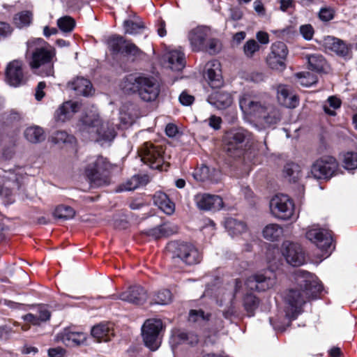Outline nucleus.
Masks as SVG:
<instances>
[{"label":"nucleus","instance_id":"obj_1","mask_svg":"<svg viewBox=\"0 0 357 357\" xmlns=\"http://www.w3.org/2000/svg\"><path fill=\"white\" fill-rule=\"evenodd\" d=\"M294 279V287L288 289L284 299L291 307V317L295 319L305 303L318 298L323 287L314 274L306 271H296Z\"/></svg>","mask_w":357,"mask_h":357},{"label":"nucleus","instance_id":"obj_2","mask_svg":"<svg viewBox=\"0 0 357 357\" xmlns=\"http://www.w3.org/2000/svg\"><path fill=\"white\" fill-rule=\"evenodd\" d=\"M56 54L54 47L43 40L38 39L29 43L26 58L32 70L42 76H52Z\"/></svg>","mask_w":357,"mask_h":357},{"label":"nucleus","instance_id":"obj_3","mask_svg":"<svg viewBox=\"0 0 357 357\" xmlns=\"http://www.w3.org/2000/svg\"><path fill=\"white\" fill-rule=\"evenodd\" d=\"M121 89L127 93H137L144 102L155 101L160 93V84L151 76L128 75L121 83Z\"/></svg>","mask_w":357,"mask_h":357},{"label":"nucleus","instance_id":"obj_4","mask_svg":"<svg viewBox=\"0 0 357 357\" xmlns=\"http://www.w3.org/2000/svg\"><path fill=\"white\" fill-rule=\"evenodd\" d=\"M114 167L107 158L98 156L87 165L85 174L93 185L106 186L111 183L110 173Z\"/></svg>","mask_w":357,"mask_h":357},{"label":"nucleus","instance_id":"obj_5","mask_svg":"<svg viewBox=\"0 0 357 357\" xmlns=\"http://www.w3.org/2000/svg\"><path fill=\"white\" fill-rule=\"evenodd\" d=\"M167 250L173 259H179L187 265L197 264L202 260V255L191 243L172 241L168 243Z\"/></svg>","mask_w":357,"mask_h":357},{"label":"nucleus","instance_id":"obj_6","mask_svg":"<svg viewBox=\"0 0 357 357\" xmlns=\"http://www.w3.org/2000/svg\"><path fill=\"white\" fill-rule=\"evenodd\" d=\"M269 103L253 92L244 93L239 98V106L243 114L257 120L264 114Z\"/></svg>","mask_w":357,"mask_h":357},{"label":"nucleus","instance_id":"obj_7","mask_svg":"<svg viewBox=\"0 0 357 357\" xmlns=\"http://www.w3.org/2000/svg\"><path fill=\"white\" fill-rule=\"evenodd\" d=\"M338 169V162L334 157L324 155L312 163L310 174L317 180H328L336 175Z\"/></svg>","mask_w":357,"mask_h":357},{"label":"nucleus","instance_id":"obj_8","mask_svg":"<svg viewBox=\"0 0 357 357\" xmlns=\"http://www.w3.org/2000/svg\"><path fill=\"white\" fill-rule=\"evenodd\" d=\"M162 322L159 319H149L142 327V336L144 345L151 351H156L161 344L160 333Z\"/></svg>","mask_w":357,"mask_h":357},{"label":"nucleus","instance_id":"obj_9","mask_svg":"<svg viewBox=\"0 0 357 357\" xmlns=\"http://www.w3.org/2000/svg\"><path fill=\"white\" fill-rule=\"evenodd\" d=\"M251 134L243 128H233L225 132L223 144L225 151L231 155L242 151L250 139Z\"/></svg>","mask_w":357,"mask_h":357},{"label":"nucleus","instance_id":"obj_10","mask_svg":"<svg viewBox=\"0 0 357 357\" xmlns=\"http://www.w3.org/2000/svg\"><path fill=\"white\" fill-rule=\"evenodd\" d=\"M269 206L271 214L278 219L287 220L294 214V203L286 195H276L271 199Z\"/></svg>","mask_w":357,"mask_h":357},{"label":"nucleus","instance_id":"obj_11","mask_svg":"<svg viewBox=\"0 0 357 357\" xmlns=\"http://www.w3.org/2000/svg\"><path fill=\"white\" fill-rule=\"evenodd\" d=\"M142 160L151 168L162 170L164 165V151L160 146L151 142H145L139 151Z\"/></svg>","mask_w":357,"mask_h":357},{"label":"nucleus","instance_id":"obj_12","mask_svg":"<svg viewBox=\"0 0 357 357\" xmlns=\"http://www.w3.org/2000/svg\"><path fill=\"white\" fill-rule=\"evenodd\" d=\"M5 81L13 87L24 85L28 81L27 73L22 60L15 59L9 62L5 70Z\"/></svg>","mask_w":357,"mask_h":357},{"label":"nucleus","instance_id":"obj_13","mask_svg":"<svg viewBox=\"0 0 357 357\" xmlns=\"http://www.w3.org/2000/svg\"><path fill=\"white\" fill-rule=\"evenodd\" d=\"M288 53V48L283 42H275L271 46L266 62L273 70H284L286 68Z\"/></svg>","mask_w":357,"mask_h":357},{"label":"nucleus","instance_id":"obj_14","mask_svg":"<svg viewBox=\"0 0 357 357\" xmlns=\"http://www.w3.org/2000/svg\"><path fill=\"white\" fill-rule=\"evenodd\" d=\"M282 254L287 262L293 266H299L305 262V254L298 243L284 241L282 245Z\"/></svg>","mask_w":357,"mask_h":357},{"label":"nucleus","instance_id":"obj_15","mask_svg":"<svg viewBox=\"0 0 357 357\" xmlns=\"http://www.w3.org/2000/svg\"><path fill=\"white\" fill-rule=\"evenodd\" d=\"M306 238L322 251L327 252L332 246V233L328 229L312 227L306 232Z\"/></svg>","mask_w":357,"mask_h":357},{"label":"nucleus","instance_id":"obj_16","mask_svg":"<svg viewBox=\"0 0 357 357\" xmlns=\"http://www.w3.org/2000/svg\"><path fill=\"white\" fill-rule=\"evenodd\" d=\"M323 46L326 50L333 52L339 56L351 57L352 46L337 38L330 36L325 37L323 40Z\"/></svg>","mask_w":357,"mask_h":357},{"label":"nucleus","instance_id":"obj_17","mask_svg":"<svg viewBox=\"0 0 357 357\" xmlns=\"http://www.w3.org/2000/svg\"><path fill=\"white\" fill-rule=\"evenodd\" d=\"M56 339L68 347H74L83 344L86 340V335L72 328H66L57 335Z\"/></svg>","mask_w":357,"mask_h":357},{"label":"nucleus","instance_id":"obj_18","mask_svg":"<svg viewBox=\"0 0 357 357\" xmlns=\"http://www.w3.org/2000/svg\"><path fill=\"white\" fill-rule=\"evenodd\" d=\"M197 207L201 210H220L223 207L222 199L215 195L199 194L195 196Z\"/></svg>","mask_w":357,"mask_h":357},{"label":"nucleus","instance_id":"obj_19","mask_svg":"<svg viewBox=\"0 0 357 357\" xmlns=\"http://www.w3.org/2000/svg\"><path fill=\"white\" fill-rule=\"evenodd\" d=\"M277 99L280 105L290 109L296 108L299 104L298 97L292 93L289 86L284 84L277 87Z\"/></svg>","mask_w":357,"mask_h":357},{"label":"nucleus","instance_id":"obj_20","mask_svg":"<svg viewBox=\"0 0 357 357\" xmlns=\"http://www.w3.org/2000/svg\"><path fill=\"white\" fill-rule=\"evenodd\" d=\"M119 298L123 301L140 305L146 301L147 293L142 287L134 285L122 292Z\"/></svg>","mask_w":357,"mask_h":357},{"label":"nucleus","instance_id":"obj_21","mask_svg":"<svg viewBox=\"0 0 357 357\" xmlns=\"http://www.w3.org/2000/svg\"><path fill=\"white\" fill-rule=\"evenodd\" d=\"M275 283L274 279L271 278V275H267L265 273L255 274L247 280V285L251 289L257 291H265L271 288Z\"/></svg>","mask_w":357,"mask_h":357},{"label":"nucleus","instance_id":"obj_22","mask_svg":"<svg viewBox=\"0 0 357 357\" xmlns=\"http://www.w3.org/2000/svg\"><path fill=\"white\" fill-rule=\"evenodd\" d=\"M206 76L208 84L213 89H218L223 85L220 64L218 61H212L207 63Z\"/></svg>","mask_w":357,"mask_h":357},{"label":"nucleus","instance_id":"obj_23","mask_svg":"<svg viewBox=\"0 0 357 357\" xmlns=\"http://www.w3.org/2000/svg\"><path fill=\"white\" fill-rule=\"evenodd\" d=\"M207 36L208 30L202 26H197L190 31L188 38L193 51L199 52L204 48Z\"/></svg>","mask_w":357,"mask_h":357},{"label":"nucleus","instance_id":"obj_24","mask_svg":"<svg viewBox=\"0 0 357 357\" xmlns=\"http://www.w3.org/2000/svg\"><path fill=\"white\" fill-rule=\"evenodd\" d=\"M207 101L209 104L219 109L229 107L232 103V97L230 93L222 90H217L211 93Z\"/></svg>","mask_w":357,"mask_h":357},{"label":"nucleus","instance_id":"obj_25","mask_svg":"<svg viewBox=\"0 0 357 357\" xmlns=\"http://www.w3.org/2000/svg\"><path fill=\"white\" fill-rule=\"evenodd\" d=\"M178 231V227L169 222L162 223L155 227L145 231L146 235L153 239L168 237Z\"/></svg>","mask_w":357,"mask_h":357},{"label":"nucleus","instance_id":"obj_26","mask_svg":"<svg viewBox=\"0 0 357 357\" xmlns=\"http://www.w3.org/2000/svg\"><path fill=\"white\" fill-rule=\"evenodd\" d=\"M68 88L77 96H89L93 93L91 82L84 77H77L68 83Z\"/></svg>","mask_w":357,"mask_h":357},{"label":"nucleus","instance_id":"obj_27","mask_svg":"<svg viewBox=\"0 0 357 357\" xmlns=\"http://www.w3.org/2000/svg\"><path fill=\"white\" fill-rule=\"evenodd\" d=\"M92 126H97L96 132L98 137L96 140L99 142H112L116 137L115 130L109 123H100L98 119H96Z\"/></svg>","mask_w":357,"mask_h":357},{"label":"nucleus","instance_id":"obj_28","mask_svg":"<svg viewBox=\"0 0 357 357\" xmlns=\"http://www.w3.org/2000/svg\"><path fill=\"white\" fill-rule=\"evenodd\" d=\"M79 105L77 102L66 101L63 102L55 112V120L56 121L64 122L69 119L78 111Z\"/></svg>","mask_w":357,"mask_h":357},{"label":"nucleus","instance_id":"obj_29","mask_svg":"<svg viewBox=\"0 0 357 357\" xmlns=\"http://www.w3.org/2000/svg\"><path fill=\"white\" fill-rule=\"evenodd\" d=\"M309 69L317 73H326L330 69L329 65L321 54H312L306 56Z\"/></svg>","mask_w":357,"mask_h":357},{"label":"nucleus","instance_id":"obj_30","mask_svg":"<svg viewBox=\"0 0 357 357\" xmlns=\"http://www.w3.org/2000/svg\"><path fill=\"white\" fill-rule=\"evenodd\" d=\"M91 335L98 342L109 341L111 337L114 335L112 324L110 323L98 324L92 328Z\"/></svg>","mask_w":357,"mask_h":357},{"label":"nucleus","instance_id":"obj_31","mask_svg":"<svg viewBox=\"0 0 357 357\" xmlns=\"http://www.w3.org/2000/svg\"><path fill=\"white\" fill-rule=\"evenodd\" d=\"M172 340L176 344H187L195 346L198 343L199 337L197 334L192 332L175 330L173 331Z\"/></svg>","mask_w":357,"mask_h":357},{"label":"nucleus","instance_id":"obj_32","mask_svg":"<svg viewBox=\"0 0 357 357\" xmlns=\"http://www.w3.org/2000/svg\"><path fill=\"white\" fill-rule=\"evenodd\" d=\"M281 113L274 105L269 103L264 112V114L261 115L259 121L264 126H270L275 125L280 121Z\"/></svg>","mask_w":357,"mask_h":357},{"label":"nucleus","instance_id":"obj_33","mask_svg":"<svg viewBox=\"0 0 357 357\" xmlns=\"http://www.w3.org/2000/svg\"><path fill=\"white\" fill-rule=\"evenodd\" d=\"M153 202L156 206L167 215L172 214L175 211L174 203L162 192H155L153 196Z\"/></svg>","mask_w":357,"mask_h":357},{"label":"nucleus","instance_id":"obj_34","mask_svg":"<svg viewBox=\"0 0 357 357\" xmlns=\"http://www.w3.org/2000/svg\"><path fill=\"white\" fill-rule=\"evenodd\" d=\"M167 59L172 70L180 71L185 66L184 54L180 50H172L168 52Z\"/></svg>","mask_w":357,"mask_h":357},{"label":"nucleus","instance_id":"obj_35","mask_svg":"<svg viewBox=\"0 0 357 357\" xmlns=\"http://www.w3.org/2000/svg\"><path fill=\"white\" fill-rule=\"evenodd\" d=\"M283 228L275 223L269 224L263 229V236L271 241L279 240L283 236Z\"/></svg>","mask_w":357,"mask_h":357},{"label":"nucleus","instance_id":"obj_36","mask_svg":"<svg viewBox=\"0 0 357 357\" xmlns=\"http://www.w3.org/2000/svg\"><path fill=\"white\" fill-rule=\"evenodd\" d=\"M282 173L283 176L289 182H296L301 177V167L294 162L284 165Z\"/></svg>","mask_w":357,"mask_h":357},{"label":"nucleus","instance_id":"obj_37","mask_svg":"<svg viewBox=\"0 0 357 357\" xmlns=\"http://www.w3.org/2000/svg\"><path fill=\"white\" fill-rule=\"evenodd\" d=\"M146 176H141L135 175L128 179L125 183L121 184L117 189L118 192L134 190L139 188L141 185L146 183Z\"/></svg>","mask_w":357,"mask_h":357},{"label":"nucleus","instance_id":"obj_38","mask_svg":"<svg viewBox=\"0 0 357 357\" xmlns=\"http://www.w3.org/2000/svg\"><path fill=\"white\" fill-rule=\"evenodd\" d=\"M211 318V314L206 312L202 309L190 310L189 312L188 321L198 325H205Z\"/></svg>","mask_w":357,"mask_h":357},{"label":"nucleus","instance_id":"obj_39","mask_svg":"<svg viewBox=\"0 0 357 357\" xmlns=\"http://www.w3.org/2000/svg\"><path fill=\"white\" fill-rule=\"evenodd\" d=\"M225 227L231 235H237L246 230V225L243 222L233 218L225 220Z\"/></svg>","mask_w":357,"mask_h":357},{"label":"nucleus","instance_id":"obj_40","mask_svg":"<svg viewBox=\"0 0 357 357\" xmlns=\"http://www.w3.org/2000/svg\"><path fill=\"white\" fill-rule=\"evenodd\" d=\"M125 38L121 36L118 35H114L112 36H109L107 40L106 43L107 45V47L109 50L113 53V54H119L122 53V51H123L124 45L126 43Z\"/></svg>","mask_w":357,"mask_h":357},{"label":"nucleus","instance_id":"obj_41","mask_svg":"<svg viewBox=\"0 0 357 357\" xmlns=\"http://www.w3.org/2000/svg\"><path fill=\"white\" fill-rule=\"evenodd\" d=\"M24 137L31 143H38L45 139L44 131L39 126L27 128L24 131Z\"/></svg>","mask_w":357,"mask_h":357},{"label":"nucleus","instance_id":"obj_42","mask_svg":"<svg viewBox=\"0 0 357 357\" xmlns=\"http://www.w3.org/2000/svg\"><path fill=\"white\" fill-rule=\"evenodd\" d=\"M258 298L252 294H247L243 300V307L249 317L254 315L255 310L259 305Z\"/></svg>","mask_w":357,"mask_h":357},{"label":"nucleus","instance_id":"obj_43","mask_svg":"<svg viewBox=\"0 0 357 357\" xmlns=\"http://www.w3.org/2000/svg\"><path fill=\"white\" fill-rule=\"evenodd\" d=\"M54 217L61 220H69L74 218L75 210L68 206L61 205L56 208L54 212Z\"/></svg>","mask_w":357,"mask_h":357},{"label":"nucleus","instance_id":"obj_44","mask_svg":"<svg viewBox=\"0 0 357 357\" xmlns=\"http://www.w3.org/2000/svg\"><path fill=\"white\" fill-rule=\"evenodd\" d=\"M341 106V100L335 96H330L326 102L323 105V109L326 114L330 116L336 114L335 109Z\"/></svg>","mask_w":357,"mask_h":357},{"label":"nucleus","instance_id":"obj_45","mask_svg":"<svg viewBox=\"0 0 357 357\" xmlns=\"http://www.w3.org/2000/svg\"><path fill=\"white\" fill-rule=\"evenodd\" d=\"M172 295L169 290L162 289L153 296V301L158 305H167L172 301Z\"/></svg>","mask_w":357,"mask_h":357},{"label":"nucleus","instance_id":"obj_46","mask_svg":"<svg viewBox=\"0 0 357 357\" xmlns=\"http://www.w3.org/2000/svg\"><path fill=\"white\" fill-rule=\"evenodd\" d=\"M31 20L32 13L29 11L19 13L14 17V23L19 28L29 26Z\"/></svg>","mask_w":357,"mask_h":357},{"label":"nucleus","instance_id":"obj_47","mask_svg":"<svg viewBox=\"0 0 357 357\" xmlns=\"http://www.w3.org/2000/svg\"><path fill=\"white\" fill-rule=\"evenodd\" d=\"M57 26L61 31L69 33L73 30L75 21L70 16H64L57 20Z\"/></svg>","mask_w":357,"mask_h":357},{"label":"nucleus","instance_id":"obj_48","mask_svg":"<svg viewBox=\"0 0 357 357\" xmlns=\"http://www.w3.org/2000/svg\"><path fill=\"white\" fill-rule=\"evenodd\" d=\"M299 84L303 86H310L317 82V77L310 72H302L296 74Z\"/></svg>","mask_w":357,"mask_h":357},{"label":"nucleus","instance_id":"obj_49","mask_svg":"<svg viewBox=\"0 0 357 357\" xmlns=\"http://www.w3.org/2000/svg\"><path fill=\"white\" fill-rule=\"evenodd\" d=\"M126 33L135 35L140 33L144 29L142 22H134L132 20H126L123 23Z\"/></svg>","mask_w":357,"mask_h":357},{"label":"nucleus","instance_id":"obj_50","mask_svg":"<svg viewBox=\"0 0 357 357\" xmlns=\"http://www.w3.org/2000/svg\"><path fill=\"white\" fill-rule=\"evenodd\" d=\"M243 53L248 58H252L255 54L259 51L260 45L254 39H250L243 45Z\"/></svg>","mask_w":357,"mask_h":357},{"label":"nucleus","instance_id":"obj_51","mask_svg":"<svg viewBox=\"0 0 357 357\" xmlns=\"http://www.w3.org/2000/svg\"><path fill=\"white\" fill-rule=\"evenodd\" d=\"M222 45L219 40L210 38L206 41L204 48L202 50L210 54H215L221 50Z\"/></svg>","mask_w":357,"mask_h":357},{"label":"nucleus","instance_id":"obj_52","mask_svg":"<svg viewBox=\"0 0 357 357\" xmlns=\"http://www.w3.org/2000/svg\"><path fill=\"white\" fill-rule=\"evenodd\" d=\"M343 166L345 169L353 170L357 168V153L347 152L344 155Z\"/></svg>","mask_w":357,"mask_h":357},{"label":"nucleus","instance_id":"obj_53","mask_svg":"<svg viewBox=\"0 0 357 357\" xmlns=\"http://www.w3.org/2000/svg\"><path fill=\"white\" fill-rule=\"evenodd\" d=\"M52 140L56 144L59 143H73L75 137L68 135L66 131H56L52 136Z\"/></svg>","mask_w":357,"mask_h":357},{"label":"nucleus","instance_id":"obj_54","mask_svg":"<svg viewBox=\"0 0 357 357\" xmlns=\"http://www.w3.org/2000/svg\"><path fill=\"white\" fill-rule=\"evenodd\" d=\"M335 10L331 7L321 8L319 13V17L323 22H328L335 17Z\"/></svg>","mask_w":357,"mask_h":357},{"label":"nucleus","instance_id":"obj_55","mask_svg":"<svg viewBox=\"0 0 357 357\" xmlns=\"http://www.w3.org/2000/svg\"><path fill=\"white\" fill-rule=\"evenodd\" d=\"M122 53L132 56H139L142 54V51L134 43L126 40Z\"/></svg>","mask_w":357,"mask_h":357},{"label":"nucleus","instance_id":"obj_56","mask_svg":"<svg viewBox=\"0 0 357 357\" xmlns=\"http://www.w3.org/2000/svg\"><path fill=\"white\" fill-rule=\"evenodd\" d=\"M300 33L306 40H310L314 33V28L310 24L301 25L299 29Z\"/></svg>","mask_w":357,"mask_h":357},{"label":"nucleus","instance_id":"obj_57","mask_svg":"<svg viewBox=\"0 0 357 357\" xmlns=\"http://www.w3.org/2000/svg\"><path fill=\"white\" fill-rule=\"evenodd\" d=\"M11 32L12 29L9 24L0 21V39L10 36Z\"/></svg>","mask_w":357,"mask_h":357},{"label":"nucleus","instance_id":"obj_58","mask_svg":"<svg viewBox=\"0 0 357 357\" xmlns=\"http://www.w3.org/2000/svg\"><path fill=\"white\" fill-rule=\"evenodd\" d=\"M194 100H195L194 96L187 93L185 91L182 92L179 96L180 102L183 105H185V106L190 105L191 104H192Z\"/></svg>","mask_w":357,"mask_h":357},{"label":"nucleus","instance_id":"obj_59","mask_svg":"<svg viewBox=\"0 0 357 357\" xmlns=\"http://www.w3.org/2000/svg\"><path fill=\"white\" fill-rule=\"evenodd\" d=\"M39 319L41 321H46L50 319L51 314L47 307L40 305L38 307Z\"/></svg>","mask_w":357,"mask_h":357},{"label":"nucleus","instance_id":"obj_60","mask_svg":"<svg viewBox=\"0 0 357 357\" xmlns=\"http://www.w3.org/2000/svg\"><path fill=\"white\" fill-rule=\"evenodd\" d=\"M0 196H1L2 197L6 198L7 199L6 200V204H11V203H13L14 202V199L13 197L12 192L8 188H5V187L0 188Z\"/></svg>","mask_w":357,"mask_h":357},{"label":"nucleus","instance_id":"obj_61","mask_svg":"<svg viewBox=\"0 0 357 357\" xmlns=\"http://www.w3.org/2000/svg\"><path fill=\"white\" fill-rule=\"evenodd\" d=\"M280 9L283 12H287L289 8H294V0H280Z\"/></svg>","mask_w":357,"mask_h":357},{"label":"nucleus","instance_id":"obj_62","mask_svg":"<svg viewBox=\"0 0 357 357\" xmlns=\"http://www.w3.org/2000/svg\"><path fill=\"white\" fill-rule=\"evenodd\" d=\"M46 86V84L44 82H40L37 86L36 90V99L40 100L45 96L44 89Z\"/></svg>","mask_w":357,"mask_h":357},{"label":"nucleus","instance_id":"obj_63","mask_svg":"<svg viewBox=\"0 0 357 357\" xmlns=\"http://www.w3.org/2000/svg\"><path fill=\"white\" fill-rule=\"evenodd\" d=\"M65 352V349L61 347L52 348L48 350V355L50 357H63Z\"/></svg>","mask_w":357,"mask_h":357},{"label":"nucleus","instance_id":"obj_64","mask_svg":"<svg viewBox=\"0 0 357 357\" xmlns=\"http://www.w3.org/2000/svg\"><path fill=\"white\" fill-rule=\"evenodd\" d=\"M257 40L262 45H266L269 43V36L266 32L259 31L256 34Z\"/></svg>","mask_w":357,"mask_h":357}]
</instances>
